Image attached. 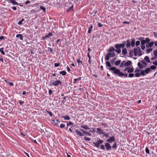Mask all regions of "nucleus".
I'll return each mask as SVG.
<instances>
[{
  "label": "nucleus",
  "instance_id": "obj_7",
  "mask_svg": "<svg viewBox=\"0 0 157 157\" xmlns=\"http://www.w3.org/2000/svg\"><path fill=\"white\" fill-rule=\"evenodd\" d=\"M73 132L74 133H76L77 135H78L79 136H83V134L80 131H79L77 129H75V132Z\"/></svg>",
  "mask_w": 157,
  "mask_h": 157
},
{
  "label": "nucleus",
  "instance_id": "obj_57",
  "mask_svg": "<svg viewBox=\"0 0 157 157\" xmlns=\"http://www.w3.org/2000/svg\"><path fill=\"white\" fill-rule=\"evenodd\" d=\"M59 65V63H54V66L56 67H58Z\"/></svg>",
  "mask_w": 157,
  "mask_h": 157
},
{
  "label": "nucleus",
  "instance_id": "obj_43",
  "mask_svg": "<svg viewBox=\"0 0 157 157\" xmlns=\"http://www.w3.org/2000/svg\"><path fill=\"white\" fill-rule=\"evenodd\" d=\"M77 61L78 62V64H79L80 63L81 64L82 63V61H81L79 59H77Z\"/></svg>",
  "mask_w": 157,
  "mask_h": 157
},
{
  "label": "nucleus",
  "instance_id": "obj_46",
  "mask_svg": "<svg viewBox=\"0 0 157 157\" xmlns=\"http://www.w3.org/2000/svg\"><path fill=\"white\" fill-rule=\"evenodd\" d=\"M116 147H117L116 143L115 142H114V144H113V145L112 146V147L113 148H116Z\"/></svg>",
  "mask_w": 157,
  "mask_h": 157
},
{
  "label": "nucleus",
  "instance_id": "obj_11",
  "mask_svg": "<svg viewBox=\"0 0 157 157\" xmlns=\"http://www.w3.org/2000/svg\"><path fill=\"white\" fill-rule=\"evenodd\" d=\"M105 146L107 150H109L111 148L110 145L108 143H105Z\"/></svg>",
  "mask_w": 157,
  "mask_h": 157
},
{
  "label": "nucleus",
  "instance_id": "obj_42",
  "mask_svg": "<svg viewBox=\"0 0 157 157\" xmlns=\"http://www.w3.org/2000/svg\"><path fill=\"white\" fill-rule=\"evenodd\" d=\"M153 54L155 56L157 57V50L154 51Z\"/></svg>",
  "mask_w": 157,
  "mask_h": 157
},
{
  "label": "nucleus",
  "instance_id": "obj_18",
  "mask_svg": "<svg viewBox=\"0 0 157 157\" xmlns=\"http://www.w3.org/2000/svg\"><path fill=\"white\" fill-rule=\"evenodd\" d=\"M144 59L147 63H149L151 62L150 60H149V57L147 56H145Z\"/></svg>",
  "mask_w": 157,
  "mask_h": 157
},
{
  "label": "nucleus",
  "instance_id": "obj_28",
  "mask_svg": "<svg viewBox=\"0 0 157 157\" xmlns=\"http://www.w3.org/2000/svg\"><path fill=\"white\" fill-rule=\"evenodd\" d=\"M62 117L65 120H69L70 119V117L68 116H65L64 117Z\"/></svg>",
  "mask_w": 157,
  "mask_h": 157
},
{
  "label": "nucleus",
  "instance_id": "obj_64",
  "mask_svg": "<svg viewBox=\"0 0 157 157\" xmlns=\"http://www.w3.org/2000/svg\"><path fill=\"white\" fill-rule=\"evenodd\" d=\"M152 63L155 66L157 65V61H156L155 62H153Z\"/></svg>",
  "mask_w": 157,
  "mask_h": 157
},
{
  "label": "nucleus",
  "instance_id": "obj_24",
  "mask_svg": "<svg viewBox=\"0 0 157 157\" xmlns=\"http://www.w3.org/2000/svg\"><path fill=\"white\" fill-rule=\"evenodd\" d=\"M110 55V53H108L105 57V60H108L110 57L109 55Z\"/></svg>",
  "mask_w": 157,
  "mask_h": 157
},
{
  "label": "nucleus",
  "instance_id": "obj_13",
  "mask_svg": "<svg viewBox=\"0 0 157 157\" xmlns=\"http://www.w3.org/2000/svg\"><path fill=\"white\" fill-rule=\"evenodd\" d=\"M138 48H134V53L135 56H136L138 54Z\"/></svg>",
  "mask_w": 157,
  "mask_h": 157
},
{
  "label": "nucleus",
  "instance_id": "obj_5",
  "mask_svg": "<svg viewBox=\"0 0 157 157\" xmlns=\"http://www.w3.org/2000/svg\"><path fill=\"white\" fill-rule=\"evenodd\" d=\"M150 41V40L148 38H146L145 40H142L141 41V45H144L145 43H148Z\"/></svg>",
  "mask_w": 157,
  "mask_h": 157
},
{
  "label": "nucleus",
  "instance_id": "obj_53",
  "mask_svg": "<svg viewBox=\"0 0 157 157\" xmlns=\"http://www.w3.org/2000/svg\"><path fill=\"white\" fill-rule=\"evenodd\" d=\"M102 134L103 135V136L106 137H109L108 134L107 133L106 134L104 132V133Z\"/></svg>",
  "mask_w": 157,
  "mask_h": 157
},
{
  "label": "nucleus",
  "instance_id": "obj_19",
  "mask_svg": "<svg viewBox=\"0 0 157 157\" xmlns=\"http://www.w3.org/2000/svg\"><path fill=\"white\" fill-rule=\"evenodd\" d=\"M127 44H126V46L127 48H128L130 46V40H128L127 41Z\"/></svg>",
  "mask_w": 157,
  "mask_h": 157
},
{
  "label": "nucleus",
  "instance_id": "obj_23",
  "mask_svg": "<svg viewBox=\"0 0 157 157\" xmlns=\"http://www.w3.org/2000/svg\"><path fill=\"white\" fill-rule=\"evenodd\" d=\"M116 50L115 49V48H113V47H111L109 48V50L108 51V52H111L114 51H116Z\"/></svg>",
  "mask_w": 157,
  "mask_h": 157
},
{
  "label": "nucleus",
  "instance_id": "obj_29",
  "mask_svg": "<svg viewBox=\"0 0 157 157\" xmlns=\"http://www.w3.org/2000/svg\"><path fill=\"white\" fill-rule=\"evenodd\" d=\"M120 60H117L115 62V64L116 65H118L121 63Z\"/></svg>",
  "mask_w": 157,
  "mask_h": 157
},
{
  "label": "nucleus",
  "instance_id": "obj_20",
  "mask_svg": "<svg viewBox=\"0 0 157 157\" xmlns=\"http://www.w3.org/2000/svg\"><path fill=\"white\" fill-rule=\"evenodd\" d=\"M134 71V69L132 67L128 68V72L130 73L133 72Z\"/></svg>",
  "mask_w": 157,
  "mask_h": 157
},
{
  "label": "nucleus",
  "instance_id": "obj_37",
  "mask_svg": "<svg viewBox=\"0 0 157 157\" xmlns=\"http://www.w3.org/2000/svg\"><path fill=\"white\" fill-rule=\"evenodd\" d=\"M106 66L109 67H110L111 66L110 63L109 61L106 62Z\"/></svg>",
  "mask_w": 157,
  "mask_h": 157
},
{
  "label": "nucleus",
  "instance_id": "obj_32",
  "mask_svg": "<svg viewBox=\"0 0 157 157\" xmlns=\"http://www.w3.org/2000/svg\"><path fill=\"white\" fill-rule=\"evenodd\" d=\"M141 62L142 63L145 65V66H144V67H146L147 66V63L145 62L144 61L142 60L141 61Z\"/></svg>",
  "mask_w": 157,
  "mask_h": 157
},
{
  "label": "nucleus",
  "instance_id": "obj_50",
  "mask_svg": "<svg viewBox=\"0 0 157 157\" xmlns=\"http://www.w3.org/2000/svg\"><path fill=\"white\" fill-rule=\"evenodd\" d=\"M140 69H139L138 68H136L135 71H134V72H136V73H137V72H140Z\"/></svg>",
  "mask_w": 157,
  "mask_h": 157
},
{
  "label": "nucleus",
  "instance_id": "obj_63",
  "mask_svg": "<svg viewBox=\"0 0 157 157\" xmlns=\"http://www.w3.org/2000/svg\"><path fill=\"white\" fill-rule=\"evenodd\" d=\"M48 92L50 95H51L52 94V91L51 90H49Z\"/></svg>",
  "mask_w": 157,
  "mask_h": 157
},
{
  "label": "nucleus",
  "instance_id": "obj_38",
  "mask_svg": "<svg viewBox=\"0 0 157 157\" xmlns=\"http://www.w3.org/2000/svg\"><path fill=\"white\" fill-rule=\"evenodd\" d=\"M108 53L110 54V55H109V56L110 57H113L115 56V54L114 53H111L109 52Z\"/></svg>",
  "mask_w": 157,
  "mask_h": 157
},
{
  "label": "nucleus",
  "instance_id": "obj_54",
  "mask_svg": "<svg viewBox=\"0 0 157 157\" xmlns=\"http://www.w3.org/2000/svg\"><path fill=\"white\" fill-rule=\"evenodd\" d=\"M121 48H124L125 46V44H119Z\"/></svg>",
  "mask_w": 157,
  "mask_h": 157
},
{
  "label": "nucleus",
  "instance_id": "obj_2",
  "mask_svg": "<svg viewBox=\"0 0 157 157\" xmlns=\"http://www.w3.org/2000/svg\"><path fill=\"white\" fill-rule=\"evenodd\" d=\"M103 142V141L102 140H99L97 142H94L93 144L97 147L98 148L100 146V145Z\"/></svg>",
  "mask_w": 157,
  "mask_h": 157
},
{
  "label": "nucleus",
  "instance_id": "obj_21",
  "mask_svg": "<svg viewBox=\"0 0 157 157\" xmlns=\"http://www.w3.org/2000/svg\"><path fill=\"white\" fill-rule=\"evenodd\" d=\"M138 67L140 69H142L144 67V66L140 62H139L138 63Z\"/></svg>",
  "mask_w": 157,
  "mask_h": 157
},
{
  "label": "nucleus",
  "instance_id": "obj_27",
  "mask_svg": "<svg viewBox=\"0 0 157 157\" xmlns=\"http://www.w3.org/2000/svg\"><path fill=\"white\" fill-rule=\"evenodd\" d=\"M73 10V5H72L71 7L67 10V11L69 12L72 10Z\"/></svg>",
  "mask_w": 157,
  "mask_h": 157
},
{
  "label": "nucleus",
  "instance_id": "obj_31",
  "mask_svg": "<svg viewBox=\"0 0 157 157\" xmlns=\"http://www.w3.org/2000/svg\"><path fill=\"white\" fill-rule=\"evenodd\" d=\"M92 28H93V26L92 25H91L90 26V27L89 28L88 30V33H90Z\"/></svg>",
  "mask_w": 157,
  "mask_h": 157
},
{
  "label": "nucleus",
  "instance_id": "obj_17",
  "mask_svg": "<svg viewBox=\"0 0 157 157\" xmlns=\"http://www.w3.org/2000/svg\"><path fill=\"white\" fill-rule=\"evenodd\" d=\"M81 127L85 129L86 130H87L90 129V128H89L88 126L87 125H81Z\"/></svg>",
  "mask_w": 157,
  "mask_h": 157
},
{
  "label": "nucleus",
  "instance_id": "obj_14",
  "mask_svg": "<svg viewBox=\"0 0 157 157\" xmlns=\"http://www.w3.org/2000/svg\"><path fill=\"white\" fill-rule=\"evenodd\" d=\"M16 37L17 38H19L21 40H22L23 39V36L21 34H18L17 35Z\"/></svg>",
  "mask_w": 157,
  "mask_h": 157
},
{
  "label": "nucleus",
  "instance_id": "obj_35",
  "mask_svg": "<svg viewBox=\"0 0 157 157\" xmlns=\"http://www.w3.org/2000/svg\"><path fill=\"white\" fill-rule=\"evenodd\" d=\"M3 49L4 48H0V52L2 55H4L5 54V52L3 51Z\"/></svg>",
  "mask_w": 157,
  "mask_h": 157
},
{
  "label": "nucleus",
  "instance_id": "obj_26",
  "mask_svg": "<svg viewBox=\"0 0 157 157\" xmlns=\"http://www.w3.org/2000/svg\"><path fill=\"white\" fill-rule=\"evenodd\" d=\"M135 41L134 39H132L131 45L132 47H133L135 45Z\"/></svg>",
  "mask_w": 157,
  "mask_h": 157
},
{
  "label": "nucleus",
  "instance_id": "obj_58",
  "mask_svg": "<svg viewBox=\"0 0 157 157\" xmlns=\"http://www.w3.org/2000/svg\"><path fill=\"white\" fill-rule=\"evenodd\" d=\"M98 26L99 27H101L103 26V25L101 24L100 23H98Z\"/></svg>",
  "mask_w": 157,
  "mask_h": 157
},
{
  "label": "nucleus",
  "instance_id": "obj_44",
  "mask_svg": "<svg viewBox=\"0 0 157 157\" xmlns=\"http://www.w3.org/2000/svg\"><path fill=\"white\" fill-rule=\"evenodd\" d=\"M125 61H123L121 64V65H120V67H123L124 66V64L125 63Z\"/></svg>",
  "mask_w": 157,
  "mask_h": 157
},
{
  "label": "nucleus",
  "instance_id": "obj_49",
  "mask_svg": "<svg viewBox=\"0 0 157 157\" xmlns=\"http://www.w3.org/2000/svg\"><path fill=\"white\" fill-rule=\"evenodd\" d=\"M145 152L147 154H149L150 153L149 150L147 147H146L145 148Z\"/></svg>",
  "mask_w": 157,
  "mask_h": 157
},
{
  "label": "nucleus",
  "instance_id": "obj_51",
  "mask_svg": "<svg viewBox=\"0 0 157 157\" xmlns=\"http://www.w3.org/2000/svg\"><path fill=\"white\" fill-rule=\"evenodd\" d=\"M133 52L132 51H130L129 52V56L132 57L133 56Z\"/></svg>",
  "mask_w": 157,
  "mask_h": 157
},
{
  "label": "nucleus",
  "instance_id": "obj_47",
  "mask_svg": "<svg viewBox=\"0 0 157 157\" xmlns=\"http://www.w3.org/2000/svg\"><path fill=\"white\" fill-rule=\"evenodd\" d=\"M135 76L137 77H139L140 76V74L139 73H136V74H135Z\"/></svg>",
  "mask_w": 157,
  "mask_h": 157
},
{
  "label": "nucleus",
  "instance_id": "obj_9",
  "mask_svg": "<svg viewBox=\"0 0 157 157\" xmlns=\"http://www.w3.org/2000/svg\"><path fill=\"white\" fill-rule=\"evenodd\" d=\"M80 130L83 132V134H86L89 136H90L91 135V134L90 133L86 131H85L84 130L82 129H80Z\"/></svg>",
  "mask_w": 157,
  "mask_h": 157
},
{
  "label": "nucleus",
  "instance_id": "obj_55",
  "mask_svg": "<svg viewBox=\"0 0 157 157\" xmlns=\"http://www.w3.org/2000/svg\"><path fill=\"white\" fill-rule=\"evenodd\" d=\"M73 124L72 123L71 121L68 122L67 123V126H70L71 125H73Z\"/></svg>",
  "mask_w": 157,
  "mask_h": 157
},
{
  "label": "nucleus",
  "instance_id": "obj_52",
  "mask_svg": "<svg viewBox=\"0 0 157 157\" xmlns=\"http://www.w3.org/2000/svg\"><path fill=\"white\" fill-rule=\"evenodd\" d=\"M140 42L139 41H137L136 42V45L138 46L140 44Z\"/></svg>",
  "mask_w": 157,
  "mask_h": 157
},
{
  "label": "nucleus",
  "instance_id": "obj_12",
  "mask_svg": "<svg viewBox=\"0 0 157 157\" xmlns=\"http://www.w3.org/2000/svg\"><path fill=\"white\" fill-rule=\"evenodd\" d=\"M132 63V62L131 61H128L126 62H125V63L124 64V66L127 67L128 66H129V65H130Z\"/></svg>",
  "mask_w": 157,
  "mask_h": 157
},
{
  "label": "nucleus",
  "instance_id": "obj_39",
  "mask_svg": "<svg viewBox=\"0 0 157 157\" xmlns=\"http://www.w3.org/2000/svg\"><path fill=\"white\" fill-rule=\"evenodd\" d=\"M150 69L154 70L156 69V67L155 66L152 65L150 66V68H149Z\"/></svg>",
  "mask_w": 157,
  "mask_h": 157
},
{
  "label": "nucleus",
  "instance_id": "obj_48",
  "mask_svg": "<svg viewBox=\"0 0 157 157\" xmlns=\"http://www.w3.org/2000/svg\"><path fill=\"white\" fill-rule=\"evenodd\" d=\"M134 75L132 73H130L128 74V77L130 78H131L134 77Z\"/></svg>",
  "mask_w": 157,
  "mask_h": 157
},
{
  "label": "nucleus",
  "instance_id": "obj_30",
  "mask_svg": "<svg viewBox=\"0 0 157 157\" xmlns=\"http://www.w3.org/2000/svg\"><path fill=\"white\" fill-rule=\"evenodd\" d=\"M152 50L153 49L151 48H147L146 50V52L147 53H149L151 52L152 51Z\"/></svg>",
  "mask_w": 157,
  "mask_h": 157
},
{
  "label": "nucleus",
  "instance_id": "obj_62",
  "mask_svg": "<svg viewBox=\"0 0 157 157\" xmlns=\"http://www.w3.org/2000/svg\"><path fill=\"white\" fill-rule=\"evenodd\" d=\"M84 139L86 140H87V141H89V140H90V138H89L88 137H84Z\"/></svg>",
  "mask_w": 157,
  "mask_h": 157
},
{
  "label": "nucleus",
  "instance_id": "obj_59",
  "mask_svg": "<svg viewBox=\"0 0 157 157\" xmlns=\"http://www.w3.org/2000/svg\"><path fill=\"white\" fill-rule=\"evenodd\" d=\"M100 147L102 149V150H104L105 149V146L104 145H101V147Z\"/></svg>",
  "mask_w": 157,
  "mask_h": 157
},
{
  "label": "nucleus",
  "instance_id": "obj_34",
  "mask_svg": "<svg viewBox=\"0 0 157 157\" xmlns=\"http://www.w3.org/2000/svg\"><path fill=\"white\" fill-rule=\"evenodd\" d=\"M140 75H141L142 76H144L145 75V73L144 71V70H141L140 72Z\"/></svg>",
  "mask_w": 157,
  "mask_h": 157
},
{
  "label": "nucleus",
  "instance_id": "obj_25",
  "mask_svg": "<svg viewBox=\"0 0 157 157\" xmlns=\"http://www.w3.org/2000/svg\"><path fill=\"white\" fill-rule=\"evenodd\" d=\"M138 55L139 56H140L142 55V51L140 50V47H138Z\"/></svg>",
  "mask_w": 157,
  "mask_h": 157
},
{
  "label": "nucleus",
  "instance_id": "obj_8",
  "mask_svg": "<svg viewBox=\"0 0 157 157\" xmlns=\"http://www.w3.org/2000/svg\"><path fill=\"white\" fill-rule=\"evenodd\" d=\"M147 44H146V47L147 48L152 47L154 44L153 42H149Z\"/></svg>",
  "mask_w": 157,
  "mask_h": 157
},
{
  "label": "nucleus",
  "instance_id": "obj_10",
  "mask_svg": "<svg viewBox=\"0 0 157 157\" xmlns=\"http://www.w3.org/2000/svg\"><path fill=\"white\" fill-rule=\"evenodd\" d=\"M97 132L99 133V134H102L104 133L103 131L101 129V128H97Z\"/></svg>",
  "mask_w": 157,
  "mask_h": 157
},
{
  "label": "nucleus",
  "instance_id": "obj_56",
  "mask_svg": "<svg viewBox=\"0 0 157 157\" xmlns=\"http://www.w3.org/2000/svg\"><path fill=\"white\" fill-rule=\"evenodd\" d=\"M65 126V125L63 124H61L60 125V127L61 128H64Z\"/></svg>",
  "mask_w": 157,
  "mask_h": 157
},
{
  "label": "nucleus",
  "instance_id": "obj_41",
  "mask_svg": "<svg viewBox=\"0 0 157 157\" xmlns=\"http://www.w3.org/2000/svg\"><path fill=\"white\" fill-rule=\"evenodd\" d=\"M81 78H80V77H79L76 79H74V82H73V83L75 84L76 82L77 81L80 80H81Z\"/></svg>",
  "mask_w": 157,
  "mask_h": 157
},
{
  "label": "nucleus",
  "instance_id": "obj_33",
  "mask_svg": "<svg viewBox=\"0 0 157 157\" xmlns=\"http://www.w3.org/2000/svg\"><path fill=\"white\" fill-rule=\"evenodd\" d=\"M59 74L62 75L63 76L65 75L66 74V72L65 71H62L60 72Z\"/></svg>",
  "mask_w": 157,
  "mask_h": 157
},
{
  "label": "nucleus",
  "instance_id": "obj_60",
  "mask_svg": "<svg viewBox=\"0 0 157 157\" xmlns=\"http://www.w3.org/2000/svg\"><path fill=\"white\" fill-rule=\"evenodd\" d=\"M141 48L142 50H143L145 48V46L144 45H141Z\"/></svg>",
  "mask_w": 157,
  "mask_h": 157
},
{
  "label": "nucleus",
  "instance_id": "obj_22",
  "mask_svg": "<svg viewBox=\"0 0 157 157\" xmlns=\"http://www.w3.org/2000/svg\"><path fill=\"white\" fill-rule=\"evenodd\" d=\"M122 52L124 55H126L127 53V49L125 48H123L122 50Z\"/></svg>",
  "mask_w": 157,
  "mask_h": 157
},
{
  "label": "nucleus",
  "instance_id": "obj_6",
  "mask_svg": "<svg viewBox=\"0 0 157 157\" xmlns=\"http://www.w3.org/2000/svg\"><path fill=\"white\" fill-rule=\"evenodd\" d=\"M115 141V139L113 136H112L110 138L108 139L106 141L109 143H111Z\"/></svg>",
  "mask_w": 157,
  "mask_h": 157
},
{
  "label": "nucleus",
  "instance_id": "obj_4",
  "mask_svg": "<svg viewBox=\"0 0 157 157\" xmlns=\"http://www.w3.org/2000/svg\"><path fill=\"white\" fill-rule=\"evenodd\" d=\"M115 47L116 48V52L118 53H120L121 52V49H120L121 48L119 44H116L115 45Z\"/></svg>",
  "mask_w": 157,
  "mask_h": 157
},
{
  "label": "nucleus",
  "instance_id": "obj_36",
  "mask_svg": "<svg viewBox=\"0 0 157 157\" xmlns=\"http://www.w3.org/2000/svg\"><path fill=\"white\" fill-rule=\"evenodd\" d=\"M40 8L41 10H43V12H46V9L43 6H40Z\"/></svg>",
  "mask_w": 157,
  "mask_h": 157
},
{
  "label": "nucleus",
  "instance_id": "obj_16",
  "mask_svg": "<svg viewBox=\"0 0 157 157\" xmlns=\"http://www.w3.org/2000/svg\"><path fill=\"white\" fill-rule=\"evenodd\" d=\"M144 71L145 74H147L151 71V70L148 67L146 68Z\"/></svg>",
  "mask_w": 157,
  "mask_h": 157
},
{
  "label": "nucleus",
  "instance_id": "obj_45",
  "mask_svg": "<svg viewBox=\"0 0 157 157\" xmlns=\"http://www.w3.org/2000/svg\"><path fill=\"white\" fill-rule=\"evenodd\" d=\"M46 112L49 114L50 116L51 117L52 116V114L51 111H47Z\"/></svg>",
  "mask_w": 157,
  "mask_h": 157
},
{
  "label": "nucleus",
  "instance_id": "obj_61",
  "mask_svg": "<svg viewBox=\"0 0 157 157\" xmlns=\"http://www.w3.org/2000/svg\"><path fill=\"white\" fill-rule=\"evenodd\" d=\"M48 50L50 51V52H53V50L51 48H48Z\"/></svg>",
  "mask_w": 157,
  "mask_h": 157
},
{
  "label": "nucleus",
  "instance_id": "obj_40",
  "mask_svg": "<svg viewBox=\"0 0 157 157\" xmlns=\"http://www.w3.org/2000/svg\"><path fill=\"white\" fill-rule=\"evenodd\" d=\"M67 97H65L62 98V99H63V100L62 101V103L64 104L65 103L66 101H65L64 100Z\"/></svg>",
  "mask_w": 157,
  "mask_h": 157
},
{
  "label": "nucleus",
  "instance_id": "obj_1",
  "mask_svg": "<svg viewBox=\"0 0 157 157\" xmlns=\"http://www.w3.org/2000/svg\"><path fill=\"white\" fill-rule=\"evenodd\" d=\"M109 70L113 71L115 74L117 75L119 77H122L123 76L127 77L128 76L127 73L124 74L122 72H121L120 70L116 68L115 67H111L109 68Z\"/></svg>",
  "mask_w": 157,
  "mask_h": 157
},
{
  "label": "nucleus",
  "instance_id": "obj_3",
  "mask_svg": "<svg viewBox=\"0 0 157 157\" xmlns=\"http://www.w3.org/2000/svg\"><path fill=\"white\" fill-rule=\"evenodd\" d=\"M62 84L61 81L60 80H56L51 84V85L55 86H57L59 85H61Z\"/></svg>",
  "mask_w": 157,
  "mask_h": 157
},
{
  "label": "nucleus",
  "instance_id": "obj_15",
  "mask_svg": "<svg viewBox=\"0 0 157 157\" xmlns=\"http://www.w3.org/2000/svg\"><path fill=\"white\" fill-rule=\"evenodd\" d=\"M10 2H11L13 5H18V3L15 1L14 0H10Z\"/></svg>",
  "mask_w": 157,
  "mask_h": 157
}]
</instances>
